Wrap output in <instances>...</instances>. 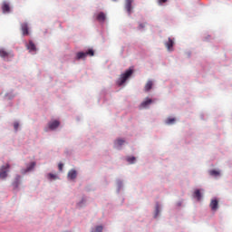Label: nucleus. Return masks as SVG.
<instances>
[{
  "mask_svg": "<svg viewBox=\"0 0 232 232\" xmlns=\"http://www.w3.org/2000/svg\"><path fill=\"white\" fill-rule=\"evenodd\" d=\"M131 75H133L132 68H130L127 71H125V72L120 76V78L117 82L118 86H122V84H124V82H126L127 79H130V77H131Z\"/></svg>",
  "mask_w": 232,
  "mask_h": 232,
  "instance_id": "f257e3e1",
  "label": "nucleus"
},
{
  "mask_svg": "<svg viewBox=\"0 0 232 232\" xmlns=\"http://www.w3.org/2000/svg\"><path fill=\"white\" fill-rule=\"evenodd\" d=\"M88 55H90V57H93V55H95V52L93 51V49H89L85 53L84 52L77 53L76 59H78V60L86 59V57H88Z\"/></svg>",
  "mask_w": 232,
  "mask_h": 232,
  "instance_id": "f03ea898",
  "label": "nucleus"
},
{
  "mask_svg": "<svg viewBox=\"0 0 232 232\" xmlns=\"http://www.w3.org/2000/svg\"><path fill=\"white\" fill-rule=\"evenodd\" d=\"M10 169V164L2 166L0 169V179H6L8 177V171Z\"/></svg>",
  "mask_w": 232,
  "mask_h": 232,
  "instance_id": "7ed1b4c3",
  "label": "nucleus"
},
{
  "mask_svg": "<svg viewBox=\"0 0 232 232\" xmlns=\"http://www.w3.org/2000/svg\"><path fill=\"white\" fill-rule=\"evenodd\" d=\"M0 57L2 59H10V57H14V53H12V52L10 51H6L4 48L0 49Z\"/></svg>",
  "mask_w": 232,
  "mask_h": 232,
  "instance_id": "20e7f679",
  "label": "nucleus"
},
{
  "mask_svg": "<svg viewBox=\"0 0 232 232\" xmlns=\"http://www.w3.org/2000/svg\"><path fill=\"white\" fill-rule=\"evenodd\" d=\"M153 104V100L150 98H146L140 105V110H146V108H150V105Z\"/></svg>",
  "mask_w": 232,
  "mask_h": 232,
  "instance_id": "39448f33",
  "label": "nucleus"
},
{
  "mask_svg": "<svg viewBox=\"0 0 232 232\" xmlns=\"http://www.w3.org/2000/svg\"><path fill=\"white\" fill-rule=\"evenodd\" d=\"M21 30L23 35H30L29 27H28V23H23L21 24Z\"/></svg>",
  "mask_w": 232,
  "mask_h": 232,
  "instance_id": "423d86ee",
  "label": "nucleus"
},
{
  "mask_svg": "<svg viewBox=\"0 0 232 232\" xmlns=\"http://www.w3.org/2000/svg\"><path fill=\"white\" fill-rule=\"evenodd\" d=\"M60 124H61V122H59V121L54 120L48 123V128H49V130H57V128H59Z\"/></svg>",
  "mask_w": 232,
  "mask_h": 232,
  "instance_id": "0eeeda50",
  "label": "nucleus"
},
{
  "mask_svg": "<svg viewBox=\"0 0 232 232\" xmlns=\"http://www.w3.org/2000/svg\"><path fill=\"white\" fill-rule=\"evenodd\" d=\"M173 44H175V41L171 38H169L168 42L165 43V46L169 50V52H171V50H173Z\"/></svg>",
  "mask_w": 232,
  "mask_h": 232,
  "instance_id": "6e6552de",
  "label": "nucleus"
},
{
  "mask_svg": "<svg viewBox=\"0 0 232 232\" xmlns=\"http://www.w3.org/2000/svg\"><path fill=\"white\" fill-rule=\"evenodd\" d=\"M209 206L212 211H217L218 209V200L212 199Z\"/></svg>",
  "mask_w": 232,
  "mask_h": 232,
  "instance_id": "1a4fd4ad",
  "label": "nucleus"
},
{
  "mask_svg": "<svg viewBox=\"0 0 232 232\" xmlns=\"http://www.w3.org/2000/svg\"><path fill=\"white\" fill-rule=\"evenodd\" d=\"M27 50L30 52H37V47L35 46V44L32 40L29 41V44L26 45Z\"/></svg>",
  "mask_w": 232,
  "mask_h": 232,
  "instance_id": "9d476101",
  "label": "nucleus"
},
{
  "mask_svg": "<svg viewBox=\"0 0 232 232\" xmlns=\"http://www.w3.org/2000/svg\"><path fill=\"white\" fill-rule=\"evenodd\" d=\"M2 11H3V14H9V12H10V4L6 3V2H4L3 5H2Z\"/></svg>",
  "mask_w": 232,
  "mask_h": 232,
  "instance_id": "9b49d317",
  "label": "nucleus"
},
{
  "mask_svg": "<svg viewBox=\"0 0 232 232\" xmlns=\"http://www.w3.org/2000/svg\"><path fill=\"white\" fill-rule=\"evenodd\" d=\"M96 19L99 23H104V21H106V14L103 12H101L96 16Z\"/></svg>",
  "mask_w": 232,
  "mask_h": 232,
  "instance_id": "f8f14e48",
  "label": "nucleus"
},
{
  "mask_svg": "<svg viewBox=\"0 0 232 232\" xmlns=\"http://www.w3.org/2000/svg\"><path fill=\"white\" fill-rule=\"evenodd\" d=\"M68 179L70 180H74V179H77V170L72 169L68 172Z\"/></svg>",
  "mask_w": 232,
  "mask_h": 232,
  "instance_id": "ddd939ff",
  "label": "nucleus"
},
{
  "mask_svg": "<svg viewBox=\"0 0 232 232\" xmlns=\"http://www.w3.org/2000/svg\"><path fill=\"white\" fill-rule=\"evenodd\" d=\"M131 3H133V0H125V9L128 14H131Z\"/></svg>",
  "mask_w": 232,
  "mask_h": 232,
  "instance_id": "4468645a",
  "label": "nucleus"
},
{
  "mask_svg": "<svg viewBox=\"0 0 232 232\" xmlns=\"http://www.w3.org/2000/svg\"><path fill=\"white\" fill-rule=\"evenodd\" d=\"M151 88H153V81L150 80L145 84L144 90H145V92H150V90H151Z\"/></svg>",
  "mask_w": 232,
  "mask_h": 232,
  "instance_id": "2eb2a0df",
  "label": "nucleus"
},
{
  "mask_svg": "<svg viewBox=\"0 0 232 232\" xmlns=\"http://www.w3.org/2000/svg\"><path fill=\"white\" fill-rule=\"evenodd\" d=\"M194 197L197 200H200L202 198V194L200 193V189H196L194 191Z\"/></svg>",
  "mask_w": 232,
  "mask_h": 232,
  "instance_id": "dca6fc26",
  "label": "nucleus"
},
{
  "mask_svg": "<svg viewBox=\"0 0 232 232\" xmlns=\"http://www.w3.org/2000/svg\"><path fill=\"white\" fill-rule=\"evenodd\" d=\"M209 175H211V177H218V175H220V171L212 169L209 170Z\"/></svg>",
  "mask_w": 232,
  "mask_h": 232,
  "instance_id": "f3484780",
  "label": "nucleus"
},
{
  "mask_svg": "<svg viewBox=\"0 0 232 232\" xmlns=\"http://www.w3.org/2000/svg\"><path fill=\"white\" fill-rule=\"evenodd\" d=\"M20 180H21V176H16L15 181L13 183V186H14V188H18Z\"/></svg>",
  "mask_w": 232,
  "mask_h": 232,
  "instance_id": "a211bd4d",
  "label": "nucleus"
},
{
  "mask_svg": "<svg viewBox=\"0 0 232 232\" xmlns=\"http://www.w3.org/2000/svg\"><path fill=\"white\" fill-rule=\"evenodd\" d=\"M35 168V162H32L27 169H25V173H27V171H32V169H34Z\"/></svg>",
  "mask_w": 232,
  "mask_h": 232,
  "instance_id": "6ab92c4d",
  "label": "nucleus"
},
{
  "mask_svg": "<svg viewBox=\"0 0 232 232\" xmlns=\"http://www.w3.org/2000/svg\"><path fill=\"white\" fill-rule=\"evenodd\" d=\"M175 121L176 119L175 118H168L167 121H166V124H175Z\"/></svg>",
  "mask_w": 232,
  "mask_h": 232,
  "instance_id": "aec40b11",
  "label": "nucleus"
},
{
  "mask_svg": "<svg viewBox=\"0 0 232 232\" xmlns=\"http://www.w3.org/2000/svg\"><path fill=\"white\" fill-rule=\"evenodd\" d=\"M91 232H102V226H98L95 228H92Z\"/></svg>",
  "mask_w": 232,
  "mask_h": 232,
  "instance_id": "412c9836",
  "label": "nucleus"
},
{
  "mask_svg": "<svg viewBox=\"0 0 232 232\" xmlns=\"http://www.w3.org/2000/svg\"><path fill=\"white\" fill-rule=\"evenodd\" d=\"M135 160H136V159L133 156L127 158V161H129L130 164H134Z\"/></svg>",
  "mask_w": 232,
  "mask_h": 232,
  "instance_id": "4be33fe9",
  "label": "nucleus"
},
{
  "mask_svg": "<svg viewBox=\"0 0 232 232\" xmlns=\"http://www.w3.org/2000/svg\"><path fill=\"white\" fill-rule=\"evenodd\" d=\"M48 179H49V180H56L57 175L49 173L48 174Z\"/></svg>",
  "mask_w": 232,
  "mask_h": 232,
  "instance_id": "5701e85b",
  "label": "nucleus"
},
{
  "mask_svg": "<svg viewBox=\"0 0 232 232\" xmlns=\"http://www.w3.org/2000/svg\"><path fill=\"white\" fill-rule=\"evenodd\" d=\"M124 142H125L124 140H121V139L116 140L117 146H122V144H124Z\"/></svg>",
  "mask_w": 232,
  "mask_h": 232,
  "instance_id": "b1692460",
  "label": "nucleus"
},
{
  "mask_svg": "<svg viewBox=\"0 0 232 232\" xmlns=\"http://www.w3.org/2000/svg\"><path fill=\"white\" fill-rule=\"evenodd\" d=\"M14 128L15 131H17V130H19V122H14Z\"/></svg>",
  "mask_w": 232,
  "mask_h": 232,
  "instance_id": "393cba45",
  "label": "nucleus"
},
{
  "mask_svg": "<svg viewBox=\"0 0 232 232\" xmlns=\"http://www.w3.org/2000/svg\"><path fill=\"white\" fill-rule=\"evenodd\" d=\"M63 167H64V165L63 163H59V165H58L59 171H63Z\"/></svg>",
  "mask_w": 232,
  "mask_h": 232,
  "instance_id": "a878e982",
  "label": "nucleus"
},
{
  "mask_svg": "<svg viewBox=\"0 0 232 232\" xmlns=\"http://www.w3.org/2000/svg\"><path fill=\"white\" fill-rule=\"evenodd\" d=\"M146 24H139V30H142V28H145Z\"/></svg>",
  "mask_w": 232,
  "mask_h": 232,
  "instance_id": "bb28decb",
  "label": "nucleus"
},
{
  "mask_svg": "<svg viewBox=\"0 0 232 232\" xmlns=\"http://www.w3.org/2000/svg\"><path fill=\"white\" fill-rule=\"evenodd\" d=\"M159 213H160L159 206H157V207H156V215H155V218L158 217Z\"/></svg>",
  "mask_w": 232,
  "mask_h": 232,
  "instance_id": "cd10ccee",
  "label": "nucleus"
},
{
  "mask_svg": "<svg viewBox=\"0 0 232 232\" xmlns=\"http://www.w3.org/2000/svg\"><path fill=\"white\" fill-rule=\"evenodd\" d=\"M158 1H159L160 5H162V3H167L168 2V0H158Z\"/></svg>",
  "mask_w": 232,
  "mask_h": 232,
  "instance_id": "c85d7f7f",
  "label": "nucleus"
},
{
  "mask_svg": "<svg viewBox=\"0 0 232 232\" xmlns=\"http://www.w3.org/2000/svg\"><path fill=\"white\" fill-rule=\"evenodd\" d=\"M112 1H117V0H112Z\"/></svg>",
  "mask_w": 232,
  "mask_h": 232,
  "instance_id": "c756f323",
  "label": "nucleus"
}]
</instances>
